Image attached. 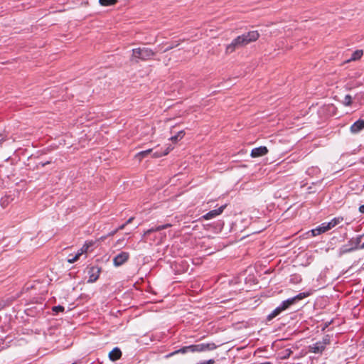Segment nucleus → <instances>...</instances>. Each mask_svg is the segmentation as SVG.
Instances as JSON below:
<instances>
[{"instance_id": "1", "label": "nucleus", "mask_w": 364, "mask_h": 364, "mask_svg": "<svg viewBox=\"0 0 364 364\" xmlns=\"http://www.w3.org/2000/svg\"><path fill=\"white\" fill-rule=\"evenodd\" d=\"M259 37V34L257 31H252L239 36L227 46L226 53H231L236 49L257 41Z\"/></svg>"}, {"instance_id": "2", "label": "nucleus", "mask_w": 364, "mask_h": 364, "mask_svg": "<svg viewBox=\"0 0 364 364\" xmlns=\"http://www.w3.org/2000/svg\"><path fill=\"white\" fill-rule=\"evenodd\" d=\"M311 294L310 292H303L297 294L296 296L289 298L284 301L282 302V304L277 306L269 315V318L271 319L272 318L276 317L278 316L280 313H282L283 311L288 309L291 305L294 304L296 301L303 299L307 296H309Z\"/></svg>"}, {"instance_id": "3", "label": "nucleus", "mask_w": 364, "mask_h": 364, "mask_svg": "<svg viewBox=\"0 0 364 364\" xmlns=\"http://www.w3.org/2000/svg\"><path fill=\"white\" fill-rule=\"evenodd\" d=\"M154 53L148 48H138L132 50V60L137 61L139 59L146 60L154 56Z\"/></svg>"}, {"instance_id": "4", "label": "nucleus", "mask_w": 364, "mask_h": 364, "mask_svg": "<svg viewBox=\"0 0 364 364\" xmlns=\"http://www.w3.org/2000/svg\"><path fill=\"white\" fill-rule=\"evenodd\" d=\"M363 237H364V235H358L355 238L350 239L348 242L349 245L350 247L349 248H346V249L343 248L342 250V252H351V251H353L355 250H362L363 248H361L360 247H361V244H362L361 240Z\"/></svg>"}, {"instance_id": "5", "label": "nucleus", "mask_w": 364, "mask_h": 364, "mask_svg": "<svg viewBox=\"0 0 364 364\" xmlns=\"http://www.w3.org/2000/svg\"><path fill=\"white\" fill-rule=\"evenodd\" d=\"M328 343V339L327 338H324L322 341H318L313 345L309 346L310 350L314 353H322L326 346Z\"/></svg>"}, {"instance_id": "6", "label": "nucleus", "mask_w": 364, "mask_h": 364, "mask_svg": "<svg viewBox=\"0 0 364 364\" xmlns=\"http://www.w3.org/2000/svg\"><path fill=\"white\" fill-rule=\"evenodd\" d=\"M194 353L195 352H205V351H209L213 350L216 348V346L213 343H198L193 345Z\"/></svg>"}, {"instance_id": "7", "label": "nucleus", "mask_w": 364, "mask_h": 364, "mask_svg": "<svg viewBox=\"0 0 364 364\" xmlns=\"http://www.w3.org/2000/svg\"><path fill=\"white\" fill-rule=\"evenodd\" d=\"M129 257V254L126 252H122L113 258V264L115 267H119L125 263Z\"/></svg>"}, {"instance_id": "8", "label": "nucleus", "mask_w": 364, "mask_h": 364, "mask_svg": "<svg viewBox=\"0 0 364 364\" xmlns=\"http://www.w3.org/2000/svg\"><path fill=\"white\" fill-rule=\"evenodd\" d=\"M226 205L219 207L218 209H215L209 211L205 215H203L202 218L204 220H211L218 215H220L225 210Z\"/></svg>"}, {"instance_id": "9", "label": "nucleus", "mask_w": 364, "mask_h": 364, "mask_svg": "<svg viewBox=\"0 0 364 364\" xmlns=\"http://www.w3.org/2000/svg\"><path fill=\"white\" fill-rule=\"evenodd\" d=\"M100 269L98 267H92L88 271V282H95L100 276Z\"/></svg>"}, {"instance_id": "10", "label": "nucleus", "mask_w": 364, "mask_h": 364, "mask_svg": "<svg viewBox=\"0 0 364 364\" xmlns=\"http://www.w3.org/2000/svg\"><path fill=\"white\" fill-rule=\"evenodd\" d=\"M330 230L331 229L330 227L328 226V224L327 223H323L315 229L311 230V233L313 236H316L321 233L326 232Z\"/></svg>"}, {"instance_id": "11", "label": "nucleus", "mask_w": 364, "mask_h": 364, "mask_svg": "<svg viewBox=\"0 0 364 364\" xmlns=\"http://www.w3.org/2000/svg\"><path fill=\"white\" fill-rule=\"evenodd\" d=\"M267 152H268L267 148L266 146H262L253 149L251 151V156L253 158L262 156L267 154Z\"/></svg>"}, {"instance_id": "12", "label": "nucleus", "mask_w": 364, "mask_h": 364, "mask_svg": "<svg viewBox=\"0 0 364 364\" xmlns=\"http://www.w3.org/2000/svg\"><path fill=\"white\" fill-rule=\"evenodd\" d=\"M364 128V120L359 119L354 122L350 127L352 133H358Z\"/></svg>"}, {"instance_id": "13", "label": "nucleus", "mask_w": 364, "mask_h": 364, "mask_svg": "<svg viewBox=\"0 0 364 364\" xmlns=\"http://www.w3.org/2000/svg\"><path fill=\"white\" fill-rule=\"evenodd\" d=\"M122 356V352L119 348H114L112 351L109 353V358L111 360L115 361L120 358Z\"/></svg>"}, {"instance_id": "14", "label": "nucleus", "mask_w": 364, "mask_h": 364, "mask_svg": "<svg viewBox=\"0 0 364 364\" xmlns=\"http://www.w3.org/2000/svg\"><path fill=\"white\" fill-rule=\"evenodd\" d=\"M168 227H171V224L169 223H167L166 225H159V226H156V228H150L149 230H147L145 232H144V235H149L151 234V232H156V231H160L161 230H164V229H166Z\"/></svg>"}, {"instance_id": "15", "label": "nucleus", "mask_w": 364, "mask_h": 364, "mask_svg": "<svg viewBox=\"0 0 364 364\" xmlns=\"http://www.w3.org/2000/svg\"><path fill=\"white\" fill-rule=\"evenodd\" d=\"M363 55V50H357L353 53L351 58L347 60L346 62L358 60L362 57Z\"/></svg>"}, {"instance_id": "16", "label": "nucleus", "mask_w": 364, "mask_h": 364, "mask_svg": "<svg viewBox=\"0 0 364 364\" xmlns=\"http://www.w3.org/2000/svg\"><path fill=\"white\" fill-rule=\"evenodd\" d=\"M192 347H193V345L185 346L183 348H181L178 350H176V351L173 352V353L170 354L168 356H171V355H174L178 353H186L188 352L194 353L193 348Z\"/></svg>"}, {"instance_id": "17", "label": "nucleus", "mask_w": 364, "mask_h": 364, "mask_svg": "<svg viewBox=\"0 0 364 364\" xmlns=\"http://www.w3.org/2000/svg\"><path fill=\"white\" fill-rule=\"evenodd\" d=\"M92 245V242H87L85 245L77 251L78 255L81 256L82 255L86 253L90 247Z\"/></svg>"}, {"instance_id": "18", "label": "nucleus", "mask_w": 364, "mask_h": 364, "mask_svg": "<svg viewBox=\"0 0 364 364\" xmlns=\"http://www.w3.org/2000/svg\"><path fill=\"white\" fill-rule=\"evenodd\" d=\"M343 221L342 218H334L332 219L330 222H328V226L330 227V229H332L333 228L336 227L337 225L340 224Z\"/></svg>"}, {"instance_id": "19", "label": "nucleus", "mask_w": 364, "mask_h": 364, "mask_svg": "<svg viewBox=\"0 0 364 364\" xmlns=\"http://www.w3.org/2000/svg\"><path fill=\"white\" fill-rule=\"evenodd\" d=\"M171 149H172V147L168 146L164 152L156 151L153 154V156H154V157H156V158L160 157L162 156H165V155L168 154Z\"/></svg>"}, {"instance_id": "20", "label": "nucleus", "mask_w": 364, "mask_h": 364, "mask_svg": "<svg viewBox=\"0 0 364 364\" xmlns=\"http://www.w3.org/2000/svg\"><path fill=\"white\" fill-rule=\"evenodd\" d=\"M352 102V97L350 95H346L343 100H342V103L346 106H349Z\"/></svg>"}, {"instance_id": "21", "label": "nucleus", "mask_w": 364, "mask_h": 364, "mask_svg": "<svg viewBox=\"0 0 364 364\" xmlns=\"http://www.w3.org/2000/svg\"><path fill=\"white\" fill-rule=\"evenodd\" d=\"M99 1L101 5L106 6L114 4L117 0H99Z\"/></svg>"}, {"instance_id": "22", "label": "nucleus", "mask_w": 364, "mask_h": 364, "mask_svg": "<svg viewBox=\"0 0 364 364\" xmlns=\"http://www.w3.org/2000/svg\"><path fill=\"white\" fill-rule=\"evenodd\" d=\"M80 255H78L77 253H76L74 256H73L72 255H69L68 258V262L70 264L72 263H74L75 262H76L77 260L79 259L80 258Z\"/></svg>"}, {"instance_id": "23", "label": "nucleus", "mask_w": 364, "mask_h": 364, "mask_svg": "<svg viewBox=\"0 0 364 364\" xmlns=\"http://www.w3.org/2000/svg\"><path fill=\"white\" fill-rule=\"evenodd\" d=\"M151 151L152 149H147L146 151H141L137 154V156L139 158V159H141L142 158L149 154Z\"/></svg>"}, {"instance_id": "24", "label": "nucleus", "mask_w": 364, "mask_h": 364, "mask_svg": "<svg viewBox=\"0 0 364 364\" xmlns=\"http://www.w3.org/2000/svg\"><path fill=\"white\" fill-rule=\"evenodd\" d=\"M53 311L55 313L62 312L64 311V307L62 306H55L53 307Z\"/></svg>"}, {"instance_id": "25", "label": "nucleus", "mask_w": 364, "mask_h": 364, "mask_svg": "<svg viewBox=\"0 0 364 364\" xmlns=\"http://www.w3.org/2000/svg\"><path fill=\"white\" fill-rule=\"evenodd\" d=\"M214 363H215V360L213 359H210L208 360L200 362V363H198V364H214Z\"/></svg>"}, {"instance_id": "26", "label": "nucleus", "mask_w": 364, "mask_h": 364, "mask_svg": "<svg viewBox=\"0 0 364 364\" xmlns=\"http://www.w3.org/2000/svg\"><path fill=\"white\" fill-rule=\"evenodd\" d=\"M176 136H178V139H181L184 136V132L183 131H180Z\"/></svg>"}, {"instance_id": "27", "label": "nucleus", "mask_w": 364, "mask_h": 364, "mask_svg": "<svg viewBox=\"0 0 364 364\" xmlns=\"http://www.w3.org/2000/svg\"><path fill=\"white\" fill-rule=\"evenodd\" d=\"M171 140L173 142H176L178 140H179L178 139V136H173L171 138Z\"/></svg>"}, {"instance_id": "28", "label": "nucleus", "mask_w": 364, "mask_h": 364, "mask_svg": "<svg viewBox=\"0 0 364 364\" xmlns=\"http://www.w3.org/2000/svg\"><path fill=\"white\" fill-rule=\"evenodd\" d=\"M359 210L360 213H364V204L360 206Z\"/></svg>"}, {"instance_id": "29", "label": "nucleus", "mask_w": 364, "mask_h": 364, "mask_svg": "<svg viewBox=\"0 0 364 364\" xmlns=\"http://www.w3.org/2000/svg\"><path fill=\"white\" fill-rule=\"evenodd\" d=\"M126 225H126V223H125V224H123V225H120V226L117 228V230H123V229L125 228V226H126Z\"/></svg>"}, {"instance_id": "30", "label": "nucleus", "mask_w": 364, "mask_h": 364, "mask_svg": "<svg viewBox=\"0 0 364 364\" xmlns=\"http://www.w3.org/2000/svg\"><path fill=\"white\" fill-rule=\"evenodd\" d=\"M133 220H134V218H132V217L130 218L129 219H128V220L126 222V225L131 223Z\"/></svg>"}, {"instance_id": "31", "label": "nucleus", "mask_w": 364, "mask_h": 364, "mask_svg": "<svg viewBox=\"0 0 364 364\" xmlns=\"http://www.w3.org/2000/svg\"><path fill=\"white\" fill-rule=\"evenodd\" d=\"M117 231H118V230H117H117H115L112 231V232H110V233L109 234V236L114 235Z\"/></svg>"}]
</instances>
